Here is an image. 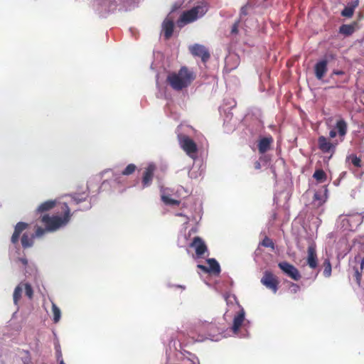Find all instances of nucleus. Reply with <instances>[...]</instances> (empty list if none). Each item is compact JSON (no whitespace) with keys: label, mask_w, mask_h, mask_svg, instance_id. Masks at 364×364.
I'll list each match as a JSON object with an SVG mask.
<instances>
[{"label":"nucleus","mask_w":364,"mask_h":364,"mask_svg":"<svg viewBox=\"0 0 364 364\" xmlns=\"http://www.w3.org/2000/svg\"><path fill=\"white\" fill-rule=\"evenodd\" d=\"M195 73L186 66H182L178 71L168 74L166 82L175 91H181L188 87L196 79Z\"/></svg>","instance_id":"f257e3e1"},{"label":"nucleus","mask_w":364,"mask_h":364,"mask_svg":"<svg viewBox=\"0 0 364 364\" xmlns=\"http://www.w3.org/2000/svg\"><path fill=\"white\" fill-rule=\"evenodd\" d=\"M62 215H53L50 216L45 214L41 217V222L46 227L50 232H55L60 228L65 227L70 221L72 213L67 203L60 205Z\"/></svg>","instance_id":"f03ea898"},{"label":"nucleus","mask_w":364,"mask_h":364,"mask_svg":"<svg viewBox=\"0 0 364 364\" xmlns=\"http://www.w3.org/2000/svg\"><path fill=\"white\" fill-rule=\"evenodd\" d=\"M208 11L205 5H198L184 11L177 21L179 27L195 21L198 17L203 16Z\"/></svg>","instance_id":"7ed1b4c3"},{"label":"nucleus","mask_w":364,"mask_h":364,"mask_svg":"<svg viewBox=\"0 0 364 364\" xmlns=\"http://www.w3.org/2000/svg\"><path fill=\"white\" fill-rule=\"evenodd\" d=\"M178 139L181 148L192 159H195L198 152L196 142L186 134H178Z\"/></svg>","instance_id":"20e7f679"},{"label":"nucleus","mask_w":364,"mask_h":364,"mask_svg":"<svg viewBox=\"0 0 364 364\" xmlns=\"http://www.w3.org/2000/svg\"><path fill=\"white\" fill-rule=\"evenodd\" d=\"M261 283L275 294L278 290L279 281L272 272L265 271L261 279Z\"/></svg>","instance_id":"39448f33"},{"label":"nucleus","mask_w":364,"mask_h":364,"mask_svg":"<svg viewBox=\"0 0 364 364\" xmlns=\"http://www.w3.org/2000/svg\"><path fill=\"white\" fill-rule=\"evenodd\" d=\"M278 267L287 276L292 279L299 281L301 279L299 270L293 264L287 262H282L278 264Z\"/></svg>","instance_id":"423d86ee"},{"label":"nucleus","mask_w":364,"mask_h":364,"mask_svg":"<svg viewBox=\"0 0 364 364\" xmlns=\"http://www.w3.org/2000/svg\"><path fill=\"white\" fill-rule=\"evenodd\" d=\"M189 247L195 250L196 255L198 258H202L205 253L208 252L207 245L203 240L198 236H196L193 239Z\"/></svg>","instance_id":"0eeeda50"},{"label":"nucleus","mask_w":364,"mask_h":364,"mask_svg":"<svg viewBox=\"0 0 364 364\" xmlns=\"http://www.w3.org/2000/svg\"><path fill=\"white\" fill-rule=\"evenodd\" d=\"M318 147L323 154H331L332 156L336 151V144L331 143L324 136H320L318 138Z\"/></svg>","instance_id":"6e6552de"},{"label":"nucleus","mask_w":364,"mask_h":364,"mask_svg":"<svg viewBox=\"0 0 364 364\" xmlns=\"http://www.w3.org/2000/svg\"><path fill=\"white\" fill-rule=\"evenodd\" d=\"M191 54L200 57L203 63L207 62L210 55L207 48L202 45L195 44L189 48Z\"/></svg>","instance_id":"1a4fd4ad"},{"label":"nucleus","mask_w":364,"mask_h":364,"mask_svg":"<svg viewBox=\"0 0 364 364\" xmlns=\"http://www.w3.org/2000/svg\"><path fill=\"white\" fill-rule=\"evenodd\" d=\"M306 263L309 267L313 269L318 267V257L316 254V247L314 243L309 245L307 249Z\"/></svg>","instance_id":"9d476101"},{"label":"nucleus","mask_w":364,"mask_h":364,"mask_svg":"<svg viewBox=\"0 0 364 364\" xmlns=\"http://www.w3.org/2000/svg\"><path fill=\"white\" fill-rule=\"evenodd\" d=\"M155 170L156 166L154 164H149L145 168L141 180L143 188L149 187L151 184Z\"/></svg>","instance_id":"9b49d317"},{"label":"nucleus","mask_w":364,"mask_h":364,"mask_svg":"<svg viewBox=\"0 0 364 364\" xmlns=\"http://www.w3.org/2000/svg\"><path fill=\"white\" fill-rule=\"evenodd\" d=\"M28 227V224L26 223H24V222H18L15 228H14V233L11 237V242L14 244V245H16L18 244V240H19V237H20V235H21V233L26 230L27 229Z\"/></svg>","instance_id":"f8f14e48"},{"label":"nucleus","mask_w":364,"mask_h":364,"mask_svg":"<svg viewBox=\"0 0 364 364\" xmlns=\"http://www.w3.org/2000/svg\"><path fill=\"white\" fill-rule=\"evenodd\" d=\"M327 64L326 60H322L315 65L314 71L317 79L321 80L324 77L327 72Z\"/></svg>","instance_id":"ddd939ff"},{"label":"nucleus","mask_w":364,"mask_h":364,"mask_svg":"<svg viewBox=\"0 0 364 364\" xmlns=\"http://www.w3.org/2000/svg\"><path fill=\"white\" fill-rule=\"evenodd\" d=\"M174 28L173 21L171 19L166 18L162 23L164 38L168 40L173 35Z\"/></svg>","instance_id":"4468645a"},{"label":"nucleus","mask_w":364,"mask_h":364,"mask_svg":"<svg viewBox=\"0 0 364 364\" xmlns=\"http://www.w3.org/2000/svg\"><path fill=\"white\" fill-rule=\"evenodd\" d=\"M273 142V138L269 136L268 137L262 138L258 142V150L260 154L266 153L271 146Z\"/></svg>","instance_id":"2eb2a0df"},{"label":"nucleus","mask_w":364,"mask_h":364,"mask_svg":"<svg viewBox=\"0 0 364 364\" xmlns=\"http://www.w3.org/2000/svg\"><path fill=\"white\" fill-rule=\"evenodd\" d=\"M244 321L245 311L244 309H242L238 312V314L234 317L233 319L232 331L235 333L238 332Z\"/></svg>","instance_id":"dca6fc26"},{"label":"nucleus","mask_w":364,"mask_h":364,"mask_svg":"<svg viewBox=\"0 0 364 364\" xmlns=\"http://www.w3.org/2000/svg\"><path fill=\"white\" fill-rule=\"evenodd\" d=\"M207 263L208 264L209 267V273L214 274V275H218L220 273V267L219 263L217 262L215 259L211 258L208 259L206 260Z\"/></svg>","instance_id":"f3484780"},{"label":"nucleus","mask_w":364,"mask_h":364,"mask_svg":"<svg viewBox=\"0 0 364 364\" xmlns=\"http://www.w3.org/2000/svg\"><path fill=\"white\" fill-rule=\"evenodd\" d=\"M336 128L338 130V134L341 137H344L347 133L348 125L343 119H340L336 124Z\"/></svg>","instance_id":"a211bd4d"},{"label":"nucleus","mask_w":364,"mask_h":364,"mask_svg":"<svg viewBox=\"0 0 364 364\" xmlns=\"http://www.w3.org/2000/svg\"><path fill=\"white\" fill-rule=\"evenodd\" d=\"M34 235H29L27 233H23L21 237V245L23 249L31 247L34 242Z\"/></svg>","instance_id":"6ab92c4d"},{"label":"nucleus","mask_w":364,"mask_h":364,"mask_svg":"<svg viewBox=\"0 0 364 364\" xmlns=\"http://www.w3.org/2000/svg\"><path fill=\"white\" fill-rule=\"evenodd\" d=\"M355 23H354V24H343L339 28V33L346 36H349L355 32Z\"/></svg>","instance_id":"aec40b11"},{"label":"nucleus","mask_w":364,"mask_h":364,"mask_svg":"<svg viewBox=\"0 0 364 364\" xmlns=\"http://www.w3.org/2000/svg\"><path fill=\"white\" fill-rule=\"evenodd\" d=\"M55 205V200H47L42 203L37 208V212L43 213L53 209Z\"/></svg>","instance_id":"412c9836"},{"label":"nucleus","mask_w":364,"mask_h":364,"mask_svg":"<svg viewBox=\"0 0 364 364\" xmlns=\"http://www.w3.org/2000/svg\"><path fill=\"white\" fill-rule=\"evenodd\" d=\"M358 0L355 1L350 6H346L341 11V15L344 17L350 18L353 16L355 9L358 6Z\"/></svg>","instance_id":"4be33fe9"},{"label":"nucleus","mask_w":364,"mask_h":364,"mask_svg":"<svg viewBox=\"0 0 364 364\" xmlns=\"http://www.w3.org/2000/svg\"><path fill=\"white\" fill-rule=\"evenodd\" d=\"M314 178L318 183H323L326 181V173L322 169H316L313 175Z\"/></svg>","instance_id":"5701e85b"},{"label":"nucleus","mask_w":364,"mask_h":364,"mask_svg":"<svg viewBox=\"0 0 364 364\" xmlns=\"http://www.w3.org/2000/svg\"><path fill=\"white\" fill-rule=\"evenodd\" d=\"M22 291H23V287H22V283H21L15 288L14 294H13L14 303L16 305L18 304V301L21 298Z\"/></svg>","instance_id":"b1692460"},{"label":"nucleus","mask_w":364,"mask_h":364,"mask_svg":"<svg viewBox=\"0 0 364 364\" xmlns=\"http://www.w3.org/2000/svg\"><path fill=\"white\" fill-rule=\"evenodd\" d=\"M87 197H88V193L85 191L81 193L73 194L72 196V199L76 204H78L81 202L86 200Z\"/></svg>","instance_id":"393cba45"},{"label":"nucleus","mask_w":364,"mask_h":364,"mask_svg":"<svg viewBox=\"0 0 364 364\" xmlns=\"http://www.w3.org/2000/svg\"><path fill=\"white\" fill-rule=\"evenodd\" d=\"M323 276L325 277H330L331 275V271H332L331 264L330 260L328 259H325L323 263Z\"/></svg>","instance_id":"a878e982"},{"label":"nucleus","mask_w":364,"mask_h":364,"mask_svg":"<svg viewBox=\"0 0 364 364\" xmlns=\"http://www.w3.org/2000/svg\"><path fill=\"white\" fill-rule=\"evenodd\" d=\"M52 312L53 315V321L55 323H58L61 317V312L60 309L54 303H52Z\"/></svg>","instance_id":"bb28decb"},{"label":"nucleus","mask_w":364,"mask_h":364,"mask_svg":"<svg viewBox=\"0 0 364 364\" xmlns=\"http://www.w3.org/2000/svg\"><path fill=\"white\" fill-rule=\"evenodd\" d=\"M161 200L166 205H178L180 204V200L171 198L168 196L163 195L161 196Z\"/></svg>","instance_id":"cd10ccee"},{"label":"nucleus","mask_w":364,"mask_h":364,"mask_svg":"<svg viewBox=\"0 0 364 364\" xmlns=\"http://www.w3.org/2000/svg\"><path fill=\"white\" fill-rule=\"evenodd\" d=\"M260 245L265 247H269L272 250H274L275 248V245L273 240L267 236L264 237V238L261 242Z\"/></svg>","instance_id":"c85d7f7f"},{"label":"nucleus","mask_w":364,"mask_h":364,"mask_svg":"<svg viewBox=\"0 0 364 364\" xmlns=\"http://www.w3.org/2000/svg\"><path fill=\"white\" fill-rule=\"evenodd\" d=\"M136 168V166L133 164H129L122 172V175L129 176L132 174Z\"/></svg>","instance_id":"c756f323"},{"label":"nucleus","mask_w":364,"mask_h":364,"mask_svg":"<svg viewBox=\"0 0 364 364\" xmlns=\"http://www.w3.org/2000/svg\"><path fill=\"white\" fill-rule=\"evenodd\" d=\"M24 287L26 295L31 299L33 296V288L31 284L28 283L22 284V287Z\"/></svg>","instance_id":"7c9ffc66"},{"label":"nucleus","mask_w":364,"mask_h":364,"mask_svg":"<svg viewBox=\"0 0 364 364\" xmlns=\"http://www.w3.org/2000/svg\"><path fill=\"white\" fill-rule=\"evenodd\" d=\"M49 232L48 230H46V227L45 228L38 227L35 231L34 237H41L44 235L46 232Z\"/></svg>","instance_id":"2f4dec72"},{"label":"nucleus","mask_w":364,"mask_h":364,"mask_svg":"<svg viewBox=\"0 0 364 364\" xmlns=\"http://www.w3.org/2000/svg\"><path fill=\"white\" fill-rule=\"evenodd\" d=\"M351 157V163L355 166V167H361V159L356 156L355 155H353Z\"/></svg>","instance_id":"473e14b6"},{"label":"nucleus","mask_w":364,"mask_h":364,"mask_svg":"<svg viewBox=\"0 0 364 364\" xmlns=\"http://www.w3.org/2000/svg\"><path fill=\"white\" fill-rule=\"evenodd\" d=\"M240 21H237L232 26L231 33L232 34H237L238 33V27H239Z\"/></svg>","instance_id":"72a5a7b5"},{"label":"nucleus","mask_w":364,"mask_h":364,"mask_svg":"<svg viewBox=\"0 0 364 364\" xmlns=\"http://www.w3.org/2000/svg\"><path fill=\"white\" fill-rule=\"evenodd\" d=\"M361 277H362L361 272H360L358 269H355V277L356 282L358 284H360Z\"/></svg>","instance_id":"f704fd0d"},{"label":"nucleus","mask_w":364,"mask_h":364,"mask_svg":"<svg viewBox=\"0 0 364 364\" xmlns=\"http://www.w3.org/2000/svg\"><path fill=\"white\" fill-rule=\"evenodd\" d=\"M197 267L200 269H201L203 272L205 273H209V269L208 267L203 265V264H198Z\"/></svg>","instance_id":"c9c22d12"},{"label":"nucleus","mask_w":364,"mask_h":364,"mask_svg":"<svg viewBox=\"0 0 364 364\" xmlns=\"http://www.w3.org/2000/svg\"><path fill=\"white\" fill-rule=\"evenodd\" d=\"M314 200H322V196L321 194L318 193H316L314 196Z\"/></svg>","instance_id":"e433bc0d"},{"label":"nucleus","mask_w":364,"mask_h":364,"mask_svg":"<svg viewBox=\"0 0 364 364\" xmlns=\"http://www.w3.org/2000/svg\"><path fill=\"white\" fill-rule=\"evenodd\" d=\"M254 167L255 169H260L261 168V164L259 161H256L255 163H254Z\"/></svg>","instance_id":"4c0bfd02"},{"label":"nucleus","mask_w":364,"mask_h":364,"mask_svg":"<svg viewBox=\"0 0 364 364\" xmlns=\"http://www.w3.org/2000/svg\"><path fill=\"white\" fill-rule=\"evenodd\" d=\"M336 134H337L336 132L333 129L331 130L329 132V136L332 139L336 137Z\"/></svg>","instance_id":"58836bf2"},{"label":"nucleus","mask_w":364,"mask_h":364,"mask_svg":"<svg viewBox=\"0 0 364 364\" xmlns=\"http://www.w3.org/2000/svg\"><path fill=\"white\" fill-rule=\"evenodd\" d=\"M19 259L24 265H26L28 264V261L26 258H20Z\"/></svg>","instance_id":"ea45409f"},{"label":"nucleus","mask_w":364,"mask_h":364,"mask_svg":"<svg viewBox=\"0 0 364 364\" xmlns=\"http://www.w3.org/2000/svg\"><path fill=\"white\" fill-rule=\"evenodd\" d=\"M57 358H58V360L59 362H60V360L61 359H63V358H62V353H61V352H60V351H59V352L58 353Z\"/></svg>","instance_id":"a19ab883"},{"label":"nucleus","mask_w":364,"mask_h":364,"mask_svg":"<svg viewBox=\"0 0 364 364\" xmlns=\"http://www.w3.org/2000/svg\"><path fill=\"white\" fill-rule=\"evenodd\" d=\"M360 269L361 270L364 269V257L362 259L360 262Z\"/></svg>","instance_id":"79ce46f5"},{"label":"nucleus","mask_w":364,"mask_h":364,"mask_svg":"<svg viewBox=\"0 0 364 364\" xmlns=\"http://www.w3.org/2000/svg\"><path fill=\"white\" fill-rule=\"evenodd\" d=\"M343 73L342 71H337V72H335V74L336 75H341L343 74Z\"/></svg>","instance_id":"37998d69"},{"label":"nucleus","mask_w":364,"mask_h":364,"mask_svg":"<svg viewBox=\"0 0 364 364\" xmlns=\"http://www.w3.org/2000/svg\"><path fill=\"white\" fill-rule=\"evenodd\" d=\"M59 364H65V363H64L63 360V359H61V360H60Z\"/></svg>","instance_id":"c03bdc74"},{"label":"nucleus","mask_w":364,"mask_h":364,"mask_svg":"<svg viewBox=\"0 0 364 364\" xmlns=\"http://www.w3.org/2000/svg\"><path fill=\"white\" fill-rule=\"evenodd\" d=\"M241 12H242V14H245V11L244 8H242Z\"/></svg>","instance_id":"a18cd8bd"},{"label":"nucleus","mask_w":364,"mask_h":364,"mask_svg":"<svg viewBox=\"0 0 364 364\" xmlns=\"http://www.w3.org/2000/svg\"><path fill=\"white\" fill-rule=\"evenodd\" d=\"M324 201L320 202L319 205H321Z\"/></svg>","instance_id":"49530a36"}]
</instances>
